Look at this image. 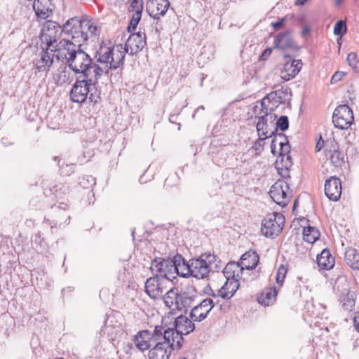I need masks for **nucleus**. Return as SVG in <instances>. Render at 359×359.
Instances as JSON below:
<instances>
[{
	"label": "nucleus",
	"mask_w": 359,
	"mask_h": 359,
	"mask_svg": "<svg viewBox=\"0 0 359 359\" xmlns=\"http://www.w3.org/2000/svg\"><path fill=\"white\" fill-rule=\"evenodd\" d=\"M76 32L74 36L63 39L60 41L59 55L66 60L68 67L78 76L92 77L100 79L103 69L93 62L90 56L81 49L86 37Z\"/></svg>",
	"instance_id": "f257e3e1"
},
{
	"label": "nucleus",
	"mask_w": 359,
	"mask_h": 359,
	"mask_svg": "<svg viewBox=\"0 0 359 359\" xmlns=\"http://www.w3.org/2000/svg\"><path fill=\"white\" fill-rule=\"evenodd\" d=\"M94 58L97 66L103 69L102 76H109L110 69H116L124 63L125 51L121 44L107 45L102 42L95 51Z\"/></svg>",
	"instance_id": "f03ea898"
},
{
	"label": "nucleus",
	"mask_w": 359,
	"mask_h": 359,
	"mask_svg": "<svg viewBox=\"0 0 359 359\" xmlns=\"http://www.w3.org/2000/svg\"><path fill=\"white\" fill-rule=\"evenodd\" d=\"M271 151L276 156L278 154L275 167L283 178L290 177V171L292 165L290 153V145L285 134L280 133L273 137L271 144Z\"/></svg>",
	"instance_id": "7ed1b4c3"
},
{
	"label": "nucleus",
	"mask_w": 359,
	"mask_h": 359,
	"mask_svg": "<svg viewBox=\"0 0 359 359\" xmlns=\"http://www.w3.org/2000/svg\"><path fill=\"white\" fill-rule=\"evenodd\" d=\"M74 21L78 22L76 18L69 19L63 27L55 21L47 20L45 22L40 33L42 50L53 48L54 50L59 52L60 42L57 43V40L60 38L63 32H66L69 36V39H70L69 29Z\"/></svg>",
	"instance_id": "20e7f679"
},
{
	"label": "nucleus",
	"mask_w": 359,
	"mask_h": 359,
	"mask_svg": "<svg viewBox=\"0 0 359 359\" xmlns=\"http://www.w3.org/2000/svg\"><path fill=\"white\" fill-rule=\"evenodd\" d=\"M94 76L92 77L77 76L70 90V100L73 102L83 103L88 99L89 102L96 104L100 101V93L93 91V87L98 83Z\"/></svg>",
	"instance_id": "39448f33"
},
{
	"label": "nucleus",
	"mask_w": 359,
	"mask_h": 359,
	"mask_svg": "<svg viewBox=\"0 0 359 359\" xmlns=\"http://www.w3.org/2000/svg\"><path fill=\"white\" fill-rule=\"evenodd\" d=\"M194 329V323L187 316L181 315L175 318L174 327L163 329V339H167L168 343L171 341V346L180 348L183 342L182 336L191 333Z\"/></svg>",
	"instance_id": "423d86ee"
},
{
	"label": "nucleus",
	"mask_w": 359,
	"mask_h": 359,
	"mask_svg": "<svg viewBox=\"0 0 359 359\" xmlns=\"http://www.w3.org/2000/svg\"><path fill=\"white\" fill-rule=\"evenodd\" d=\"M216 257L210 253L203 254L199 257L190 260L191 276L197 279L207 278L215 264Z\"/></svg>",
	"instance_id": "0eeeda50"
},
{
	"label": "nucleus",
	"mask_w": 359,
	"mask_h": 359,
	"mask_svg": "<svg viewBox=\"0 0 359 359\" xmlns=\"http://www.w3.org/2000/svg\"><path fill=\"white\" fill-rule=\"evenodd\" d=\"M163 327L157 325L153 332L148 330H140L135 336L134 344L137 349L144 351L153 344L163 339Z\"/></svg>",
	"instance_id": "6e6552de"
},
{
	"label": "nucleus",
	"mask_w": 359,
	"mask_h": 359,
	"mask_svg": "<svg viewBox=\"0 0 359 359\" xmlns=\"http://www.w3.org/2000/svg\"><path fill=\"white\" fill-rule=\"evenodd\" d=\"M285 223L283 214L273 212L268 215L262 221L261 231L266 237L278 236L282 231Z\"/></svg>",
	"instance_id": "1a4fd4ad"
},
{
	"label": "nucleus",
	"mask_w": 359,
	"mask_h": 359,
	"mask_svg": "<svg viewBox=\"0 0 359 359\" xmlns=\"http://www.w3.org/2000/svg\"><path fill=\"white\" fill-rule=\"evenodd\" d=\"M174 257L172 259L156 257L151 261V270L156 272V275L168 280L175 278Z\"/></svg>",
	"instance_id": "9d476101"
},
{
	"label": "nucleus",
	"mask_w": 359,
	"mask_h": 359,
	"mask_svg": "<svg viewBox=\"0 0 359 359\" xmlns=\"http://www.w3.org/2000/svg\"><path fill=\"white\" fill-rule=\"evenodd\" d=\"M292 191L288 184L284 180H279L276 182L269 191V195L272 200L281 207L286 206L291 197Z\"/></svg>",
	"instance_id": "9b49d317"
},
{
	"label": "nucleus",
	"mask_w": 359,
	"mask_h": 359,
	"mask_svg": "<svg viewBox=\"0 0 359 359\" xmlns=\"http://www.w3.org/2000/svg\"><path fill=\"white\" fill-rule=\"evenodd\" d=\"M353 121L352 109L348 105H339L334 109L332 115V122L336 128L346 130L351 127Z\"/></svg>",
	"instance_id": "f8f14e48"
},
{
	"label": "nucleus",
	"mask_w": 359,
	"mask_h": 359,
	"mask_svg": "<svg viewBox=\"0 0 359 359\" xmlns=\"http://www.w3.org/2000/svg\"><path fill=\"white\" fill-rule=\"evenodd\" d=\"M40 60L34 63V74L38 77L46 78L50 67L54 62L55 56L54 49H45L42 50Z\"/></svg>",
	"instance_id": "ddd939ff"
},
{
	"label": "nucleus",
	"mask_w": 359,
	"mask_h": 359,
	"mask_svg": "<svg viewBox=\"0 0 359 359\" xmlns=\"http://www.w3.org/2000/svg\"><path fill=\"white\" fill-rule=\"evenodd\" d=\"M76 19L78 20V22L74 21L69 29L70 38H72V36H74V34L76 32H79V34L81 32V34L84 35L83 36L86 37L85 41H86L88 39V33L86 32V29L90 33L91 36L96 37L97 35H99L100 31L98 27L95 25L94 23L91 22V20H79L77 18Z\"/></svg>",
	"instance_id": "4468645a"
},
{
	"label": "nucleus",
	"mask_w": 359,
	"mask_h": 359,
	"mask_svg": "<svg viewBox=\"0 0 359 359\" xmlns=\"http://www.w3.org/2000/svg\"><path fill=\"white\" fill-rule=\"evenodd\" d=\"M218 302H215L211 298H205L198 304L194 306L191 311L190 317L192 320L201 322L203 320Z\"/></svg>",
	"instance_id": "2eb2a0df"
},
{
	"label": "nucleus",
	"mask_w": 359,
	"mask_h": 359,
	"mask_svg": "<svg viewBox=\"0 0 359 359\" xmlns=\"http://www.w3.org/2000/svg\"><path fill=\"white\" fill-rule=\"evenodd\" d=\"M156 345L149 352V359H169L171 351L178 349L179 347L171 346L167 339H161L155 343Z\"/></svg>",
	"instance_id": "dca6fc26"
},
{
	"label": "nucleus",
	"mask_w": 359,
	"mask_h": 359,
	"mask_svg": "<svg viewBox=\"0 0 359 359\" xmlns=\"http://www.w3.org/2000/svg\"><path fill=\"white\" fill-rule=\"evenodd\" d=\"M163 281L164 279L158 275L147 278L145 282L146 293L154 299L161 297L164 292Z\"/></svg>",
	"instance_id": "f3484780"
},
{
	"label": "nucleus",
	"mask_w": 359,
	"mask_h": 359,
	"mask_svg": "<svg viewBox=\"0 0 359 359\" xmlns=\"http://www.w3.org/2000/svg\"><path fill=\"white\" fill-rule=\"evenodd\" d=\"M170 7L168 0H148L146 9L149 15L154 19L164 16Z\"/></svg>",
	"instance_id": "a211bd4d"
},
{
	"label": "nucleus",
	"mask_w": 359,
	"mask_h": 359,
	"mask_svg": "<svg viewBox=\"0 0 359 359\" xmlns=\"http://www.w3.org/2000/svg\"><path fill=\"white\" fill-rule=\"evenodd\" d=\"M145 45V34L138 32L130 35L125 46L123 47V49L125 53H129L130 55H133L142 50Z\"/></svg>",
	"instance_id": "6ab92c4d"
},
{
	"label": "nucleus",
	"mask_w": 359,
	"mask_h": 359,
	"mask_svg": "<svg viewBox=\"0 0 359 359\" xmlns=\"http://www.w3.org/2000/svg\"><path fill=\"white\" fill-rule=\"evenodd\" d=\"M325 194L332 201H337L341 195V180L337 177H331L325 183Z\"/></svg>",
	"instance_id": "aec40b11"
},
{
	"label": "nucleus",
	"mask_w": 359,
	"mask_h": 359,
	"mask_svg": "<svg viewBox=\"0 0 359 359\" xmlns=\"http://www.w3.org/2000/svg\"><path fill=\"white\" fill-rule=\"evenodd\" d=\"M276 118V115L273 114H266L264 115L260 116L258 117V121L256 125L257 132L259 137H264V138H268L269 137H271L278 133H275V132L269 128V125L268 124L269 118L273 122Z\"/></svg>",
	"instance_id": "412c9836"
},
{
	"label": "nucleus",
	"mask_w": 359,
	"mask_h": 359,
	"mask_svg": "<svg viewBox=\"0 0 359 359\" xmlns=\"http://www.w3.org/2000/svg\"><path fill=\"white\" fill-rule=\"evenodd\" d=\"M181 293L178 288L172 287L163 295V301L167 307L172 311H180Z\"/></svg>",
	"instance_id": "4be33fe9"
},
{
	"label": "nucleus",
	"mask_w": 359,
	"mask_h": 359,
	"mask_svg": "<svg viewBox=\"0 0 359 359\" xmlns=\"http://www.w3.org/2000/svg\"><path fill=\"white\" fill-rule=\"evenodd\" d=\"M239 287L238 280L235 278H227L224 285L218 290V294H213L214 297L217 296L229 299L233 297Z\"/></svg>",
	"instance_id": "5701e85b"
},
{
	"label": "nucleus",
	"mask_w": 359,
	"mask_h": 359,
	"mask_svg": "<svg viewBox=\"0 0 359 359\" xmlns=\"http://www.w3.org/2000/svg\"><path fill=\"white\" fill-rule=\"evenodd\" d=\"M33 8L39 18L46 19L52 13L53 6L51 0H34Z\"/></svg>",
	"instance_id": "b1692460"
},
{
	"label": "nucleus",
	"mask_w": 359,
	"mask_h": 359,
	"mask_svg": "<svg viewBox=\"0 0 359 359\" xmlns=\"http://www.w3.org/2000/svg\"><path fill=\"white\" fill-rule=\"evenodd\" d=\"M174 267L175 270V278L176 275H179L182 277L191 276V269L190 261L186 262L184 259L180 255H176L174 256Z\"/></svg>",
	"instance_id": "393cba45"
},
{
	"label": "nucleus",
	"mask_w": 359,
	"mask_h": 359,
	"mask_svg": "<svg viewBox=\"0 0 359 359\" xmlns=\"http://www.w3.org/2000/svg\"><path fill=\"white\" fill-rule=\"evenodd\" d=\"M292 30H287L284 33H279L276 35L274 46L275 48L286 50L294 47V41L292 37Z\"/></svg>",
	"instance_id": "a878e982"
},
{
	"label": "nucleus",
	"mask_w": 359,
	"mask_h": 359,
	"mask_svg": "<svg viewBox=\"0 0 359 359\" xmlns=\"http://www.w3.org/2000/svg\"><path fill=\"white\" fill-rule=\"evenodd\" d=\"M259 262L258 254L252 250L244 253L241 258V269L248 270L254 269Z\"/></svg>",
	"instance_id": "bb28decb"
},
{
	"label": "nucleus",
	"mask_w": 359,
	"mask_h": 359,
	"mask_svg": "<svg viewBox=\"0 0 359 359\" xmlns=\"http://www.w3.org/2000/svg\"><path fill=\"white\" fill-rule=\"evenodd\" d=\"M317 263L319 267L323 269H331L334 265V258L332 256L329 250L324 249L317 256Z\"/></svg>",
	"instance_id": "cd10ccee"
},
{
	"label": "nucleus",
	"mask_w": 359,
	"mask_h": 359,
	"mask_svg": "<svg viewBox=\"0 0 359 359\" xmlns=\"http://www.w3.org/2000/svg\"><path fill=\"white\" fill-rule=\"evenodd\" d=\"M344 260L353 269H359V253L355 248H348L344 253Z\"/></svg>",
	"instance_id": "c85d7f7f"
},
{
	"label": "nucleus",
	"mask_w": 359,
	"mask_h": 359,
	"mask_svg": "<svg viewBox=\"0 0 359 359\" xmlns=\"http://www.w3.org/2000/svg\"><path fill=\"white\" fill-rule=\"evenodd\" d=\"M278 290L275 287L267 288L258 297V302L264 306H269L275 302Z\"/></svg>",
	"instance_id": "c756f323"
},
{
	"label": "nucleus",
	"mask_w": 359,
	"mask_h": 359,
	"mask_svg": "<svg viewBox=\"0 0 359 359\" xmlns=\"http://www.w3.org/2000/svg\"><path fill=\"white\" fill-rule=\"evenodd\" d=\"M355 293L354 292L345 290L339 297V301L342 304V307L345 310H351L355 306Z\"/></svg>",
	"instance_id": "7c9ffc66"
},
{
	"label": "nucleus",
	"mask_w": 359,
	"mask_h": 359,
	"mask_svg": "<svg viewBox=\"0 0 359 359\" xmlns=\"http://www.w3.org/2000/svg\"><path fill=\"white\" fill-rule=\"evenodd\" d=\"M320 235L319 231L313 226H308L304 228L303 238L309 243H315L319 238Z\"/></svg>",
	"instance_id": "2f4dec72"
},
{
	"label": "nucleus",
	"mask_w": 359,
	"mask_h": 359,
	"mask_svg": "<svg viewBox=\"0 0 359 359\" xmlns=\"http://www.w3.org/2000/svg\"><path fill=\"white\" fill-rule=\"evenodd\" d=\"M326 156L330 158V162L335 167L341 166L344 162V155L342 152L339 151L336 147H334V150L332 151L331 150L327 151Z\"/></svg>",
	"instance_id": "473e14b6"
},
{
	"label": "nucleus",
	"mask_w": 359,
	"mask_h": 359,
	"mask_svg": "<svg viewBox=\"0 0 359 359\" xmlns=\"http://www.w3.org/2000/svg\"><path fill=\"white\" fill-rule=\"evenodd\" d=\"M299 73L297 67H293L292 65L287 62L284 65L283 69L281 71L280 77L285 81H287L293 79Z\"/></svg>",
	"instance_id": "72a5a7b5"
},
{
	"label": "nucleus",
	"mask_w": 359,
	"mask_h": 359,
	"mask_svg": "<svg viewBox=\"0 0 359 359\" xmlns=\"http://www.w3.org/2000/svg\"><path fill=\"white\" fill-rule=\"evenodd\" d=\"M196 295L190 292H182L181 293V302L180 305V311L182 309H186L188 307H190L195 301L196 298Z\"/></svg>",
	"instance_id": "f704fd0d"
},
{
	"label": "nucleus",
	"mask_w": 359,
	"mask_h": 359,
	"mask_svg": "<svg viewBox=\"0 0 359 359\" xmlns=\"http://www.w3.org/2000/svg\"><path fill=\"white\" fill-rule=\"evenodd\" d=\"M95 184V178L92 175H85L79 180V184L83 189H91Z\"/></svg>",
	"instance_id": "c9c22d12"
},
{
	"label": "nucleus",
	"mask_w": 359,
	"mask_h": 359,
	"mask_svg": "<svg viewBox=\"0 0 359 359\" xmlns=\"http://www.w3.org/2000/svg\"><path fill=\"white\" fill-rule=\"evenodd\" d=\"M346 22L342 20H338L336 24L334 25V34L336 36H340L341 37L344 35L346 32Z\"/></svg>",
	"instance_id": "e433bc0d"
},
{
	"label": "nucleus",
	"mask_w": 359,
	"mask_h": 359,
	"mask_svg": "<svg viewBox=\"0 0 359 359\" xmlns=\"http://www.w3.org/2000/svg\"><path fill=\"white\" fill-rule=\"evenodd\" d=\"M346 60L348 63V65L355 71L359 72V61L358 60L357 55L351 52L349 54H348Z\"/></svg>",
	"instance_id": "4c0bfd02"
},
{
	"label": "nucleus",
	"mask_w": 359,
	"mask_h": 359,
	"mask_svg": "<svg viewBox=\"0 0 359 359\" xmlns=\"http://www.w3.org/2000/svg\"><path fill=\"white\" fill-rule=\"evenodd\" d=\"M239 266L240 265L236 264L234 263H229L228 264H226L224 269V274L225 275L226 279L230 278V277H231V278H234L235 271L233 270V269L236 268L238 269L239 268Z\"/></svg>",
	"instance_id": "58836bf2"
},
{
	"label": "nucleus",
	"mask_w": 359,
	"mask_h": 359,
	"mask_svg": "<svg viewBox=\"0 0 359 359\" xmlns=\"http://www.w3.org/2000/svg\"><path fill=\"white\" fill-rule=\"evenodd\" d=\"M287 272V269L285 268L283 265H281L278 268V269L277 271L276 276V280L277 284L279 286H281L283 284Z\"/></svg>",
	"instance_id": "ea45409f"
},
{
	"label": "nucleus",
	"mask_w": 359,
	"mask_h": 359,
	"mask_svg": "<svg viewBox=\"0 0 359 359\" xmlns=\"http://www.w3.org/2000/svg\"><path fill=\"white\" fill-rule=\"evenodd\" d=\"M276 126L282 132L286 130L289 127L288 118L286 116H281L276 122Z\"/></svg>",
	"instance_id": "a19ab883"
},
{
	"label": "nucleus",
	"mask_w": 359,
	"mask_h": 359,
	"mask_svg": "<svg viewBox=\"0 0 359 359\" xmlns=\"http://www.w3.org/2000/svg\"><path fill=\"white\" fill-rule=\"evenodd\" d=\"M141 18V11H136L135 13L133 14V18L130 20V25L128 26V29H130L131 27L133 29H135L137 24L139 23Z\"/></svg>",
	"instance_id": "79ce46f5"
},
{
	"label": "nucleus",
	"mask_w": 359,
	"mask_h": 359,
	"mask_svg": "<svg viewBox=\"0 0 359 359\" xmlns=\"http://www.w3.org/2000/svg\"><path fill=\"white\" fill-rule=\"evenodd\" d=\"M266 138H264V137H259V138L256 140V142L254 144L253 148L255 151L257 152H260L264 149V140Z\"/></svg>",
	"instance_id": "37998d69"
},
{
	"label": "nucleus",
	"mask_w": 359,
	"mask_h": 359,
	"mask_svg": "<svg viewBox=\"0 0 359 359\" xmlns=\"http://www.w3.org/2000/svg\"><path fill=\"white\" fill-rule=\"evenodd\" d=\"M345 74L343 72L337 71L336 72L334 75L332 76L330 82L332 84H334L339 81H341Z\"/></svg>",
	"instance_id": "c03bdc74"
},
{
	"label": "nucleus",
	"mask_w": 359,
	"mask_h": 359,
	"mask_svg": "<svg viewBox=\"0 0 359 359\" xmlns=\"http://www.w3.org/2000/svg\"><path fill=\"white\" fill-rule=\"evenodd\" d=\"M34 243L37 246H39L40 248H42L44 244L43 238L41 237V234L40 232L36 233L34 236Z\"/></svg>",
	"instance_id": "a18cd8bd"
},
{
	"label": "nucleus",
	"mask_w": 359,
	"mask_h": 359,
	"mask_svg": "<svg viewBox=\"0 0 359 359\" xmlns=\"http://www.w3.org/2000/svg\"><path fill=\"white\" fill-rule=\"evenodd\" d=\"M130 7L133 8V10L142 11L143 8V2L140 0H133Z\"/></svg>",
	"instance_id": "49530a36"
},
{
	"label": "nucleus",
	"mask_w": 359,
	"mask_h": 359,
	"mask_svg": "<svg viewBox=\"0 0 359 359\" xmlns=\"http://www.w3.org/2000/svg\"><path fill=\"white\" fill-rule=\"evenodd\" d=\"M45 222L50 225L51 229L55 226H61L62 222L58 218L54 219L53 223L48 219H44Z\"/></svg>",
	"instance_id": "de8ad7c7"
},
{
	"label": "nucleus",
	"mask_w": 359,
	"mask_h": 359,
	"mask_svg": "<svg viewBox=\"0 0 359 359\" xmlns=\"http://www.w3.org/2000/svg\"><path fill=\"white\" fill-rule=\"evenodd\" d=\"M272 53V49L271 48H268L265 49L260 56V59L262 60H266L270 56Z\"/></svg>",
	"instance_id": "09e8293b"
},
{
	"label": "nucleus",
	"mask_w": 359,
	"mask_h": 359,
	"mask_svg": "<svg viewBox=\"0 0 359 359\" xmlns=\"http://www.w3.org/2000/svg\"><path fill=\"white\" fill-rule=\"evenodd\" d=\"M285 18H283L281 19H279L277 22L272 23V26L276 29H280L284 23Z\"/></svg>",
	"instance_id": "8fccbe9b"
},
{
	"label": "nucleus",
	"mask_w": 359,
	"mask_h": 359,
	"mask_svg": "<svg viewBox=\"0 0 359 359\" xmlns=\"http://www.w3.org/2000/svg\"><path fill=\"white\" fill-rule=\"evenodd\" d=\"M310 32H311V29L309 27L305 25L302 28V36L304 37V38H306L307 37L309 34H310Z\"/></svg>",
	"instance_id": "3c124183"
},
{
	"label": "nucleus",
	"mask_w": 359,
	"mask_h": 359,
	"mask_svg": "<svg viewBox=\"0 0 359 359\" xmlns=\"http://www.w3.org/2000/svg\"><path fill=\"white\" fill-rule=\"evenodd\" d=\"M126 268L123 267L122 269H121L118 272V280H123L124 281L125 279L126 278Z\"/></svg>",
	"instance_id": "603ef678"
},
{
	"label": "nucleus",
	"mask_w": 359,
	"mask_h": 359,
	"mask_svg": "<svg viewBox=\"0 0 359 359\" xmlns=\"http://www.w3.org/2000/svg\"><path fill=\"white\" fill-rule=\"evenodd\" d=\"M289 65H292L293 67H297V69H299V72L300 71L302 66V63L301 60H293L291 63L289 62Z\"/></svg>",
	"instance_id": "864d4df0"
},
{
	"label": "nucleus",
	"mask_w": 359,
	"mask_h": 359,
	"mask_svg": "<svg viewBox=\"0 0 359 359\" xmlns=\"http://www.w3.org/2000/svg\"><path fill=\"white\" fill-rule=\"evenodd\" d=\"M353 321L355 330L359 332V313L354 317Z\"/></svg>",
	"instance_id": "5fc2aeb1"
},
{
	"label": "nucleus",
	"mask_w": 359,
	"mask_h": 359,
	"mask_svg": "<svg viewBox=\"0 0 359 359\" xmlns=\"http://www.w3.org/2000/svg\"><path fill=\"white\" fill-rule=\"evenodd\" d=\"M323 144H324V142L322 140V138L320 137V140H318L317 142L316 145V149L317 151H319L322 149Z\"/></svg>",
	"instance_id": "6e6d98bb"
},
{
	"label": "nucleus",
	"mask_w": 359,
	"mask_h": 359,
	"mask_svg": "<svg viewBox=\"0 0 359 359\" xmlns=\"http://www.w3.org/2000/svg\"><path fill=\"white\" fill-rule=\"evenodd\" d=\"M1 143L4 144L5 146H7L8 144H11V142H8V139L7 137H3L1 139Z\"/></svg>",
	"instance_id": "4d7b16f0"
},
{
	"label": "nucleus",
	"mask_w": 359,
	"mask_h": 359,
	"mask_svg": "<svg viewBox=\"0 0 359 359\" xmlns=\"http://www.w3.org/2000/svg\"><path fill=\"white\" fill-rule=\"evenodd\" d=\"M205 109V107L201 105V106H199L195 111L194 114H193V118L195 117V114L196 113H197L198 111H199L200 110H204Z\"/></svg>",
	"instance_id": "13d9d810"
},
{
	"label": "nucleus",
	"mask_w": 359,
	"mask_h": 359,
	"mask_svg": "<svg viewBox=\"0 0 359 359\" xmlns=\"http://www.w3.org/2000/svg\"><path fill=\"white\" fill-rule=\"evenodd\" d=\"M343 1L344 0H334V5L339 7L342 4Z\"/></svg>",
	"instance_id": "bf43d9fd"
},
{
	"label": "nucleus",
	"mask_w": 359,
	"mask_h": 359,
	"mask_svg": "<svg viewBox=\"0 0 359 359\" xmlns=\"http://www.w3.org/2000/svg\"><path fill=\"white\" fill-rule=\"evenodd\" d=\"M70 219H71L70 216H69H69H67V217H66L65 221L64 222V224H69V222H70Z\"/></svg>",
	"instance_id": "052dcab7"
},
{
	"label": "nucleus",
	"mask_w": 359,
	"mask_h": 359,
	"mask_svg": "<svg viewBox=\"0 0 359 359\" xmlns=\"http://www.w3.org/2000/svg\"><path fill=\"white\" fill-rule=\"evenodd\" d=\"M306 3L304 0H297L296 4L304 5Z\"/></svg>",
	"instance_id": "680f3d73"
},
{
	"label": "nucleus",
	"mask_w": 359,
	"mask_h": 359,
	"mask_svg": "<svg viewBox=\"0 0 359 359\" xmlns=\"http://www.w3.org/2000/svg\"><path fill=\"white\" fill-rule=\"evenodd\" d=\"M176 118V116L175 115H171L170 117V122H174V121H172V118Z\"/></svg>",
	"instance_id": "e2e57ef3"
},
{
	"label": "nucleus",
	"mask_w": 359,
	"mask_h": 359,
	"mask_svg": "<svg viewBox=\"0 0 359 359\" xmlns=\"http://www.w3.org/2000/svg\"><path fill=\"white\" fill-rule=\"evenodd\" d=\"M52 208H54V209L57 208V209L59 210L60 208V207H54V206H52Z\"/></svg>",
	"instance_id": "0e129e2a"
},
{
	"label": "nucleus",
	"mask_w": 359,
	"mask_h": 359,
	"mask_svg": "<svg viewBox=\"0 0 359 359\" xmlns=\"http://www.w3.org/2000/svg\"><path fill=\"white\" fill-rule=\"evenodd\" d=\"M309 0H304V1L307 2Z\"/></svg>",
	"instance_id": "69168bd1"
}]
</instances>
